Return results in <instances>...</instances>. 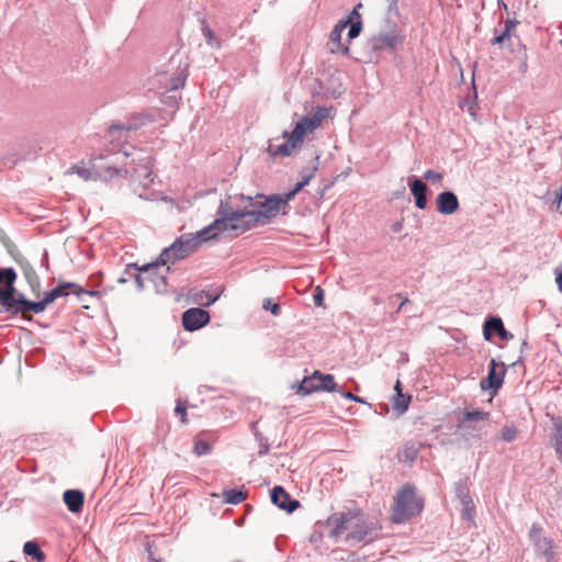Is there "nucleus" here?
<instances>
[{
  "label": "nucleus",
  "mask_w": 562,
  "mask_h": 562,
  "mask_svg": "<svg viewBox=\"0 0 562 562\" xmlns=\"http://www.w3.org/2000/svg\"><path fill=\"white\" fill-rule=\"evenodd\" d=\"M350 537L353 538V539H357V540H361L362 539L361 536H357L356 533L350 535Z\"/></svg>",
  "instance_id": "obj_46"
},
{
  "label": "nucleus",
  "mask_w": 562,
  "mask_h": 562,
  "mask_svg": "<svg viewBox=\"0 0 562 562\" xmlns=\"http://www.w3.org/2000/svg\"><path fill=\"white\" fill-rule=\"evenodd\" d=\"M554 273H555V281L559 285L560 291L562 292V267L555 268Z\"/></svg>",
  "instance_id": "obj_40"
},
{
  "label": "nucleus",
  "mask_w": 562,
  "mask_h": 562,
  "mask_svg": "<svg viewBox=\"0 0 562 562\" xmlns=\"http://www.w3.org/2000/svg\"><path fill=\"white\" fill-rule=\"evenodd\" d=\"M313 299H314V303H315L316 306H322L323 305L324 292H323V290L319 286L316 288L315 293L313 295Z\"/></svg>",
  "instance_id": "obj_38"
},
{
  "label": "nucleus",
  "mask_w": 562,
  "mask_h": 562,
  "mask_svg": "<svg viewBox=\"0 0 562 562\" xmlns=\"http://www.w3.org/2000/svg\"><path fill=\"white\" fill-rule=\"evenodd\" d=\"M151 561H153V562H160L159 560H156V559H154V558H151Z\"/></svg>",
  "instance_id": "obj_48"
},
{
  "label": "nucleus",
  "mask_w": 562,
  "mask_h": 562,
  "mask_svg": "<svg viewBox=\"0 0 562 562\" xmlns=\"http://www.w3.org/2000/svg\"><path fill=\"white\" fill-rule=\"evenodd\" d=\"M50 302L48 300V297L46 296V294L44 295V299L40 302H32V305H31V311L38 314V313H42L46 307L47 305H49Z\"/></svg>",
  "instance_id": "obj_34"
},
{
  "label": "nucleus",
  "mask_w": 562,
  "mask_h": 562,
  "mask_svg": "<svg viewBox=\"0 0 562 562\" xmlns=\"http://www.w3.org/2000/svg\"><path fill=\"white\" fill-rule=\"evenodd\" d=\"M210 322V315L202 308H190L182 314V325L187 330L193 331Z\"/></svg>",
  "instance_id": "obj_11"
},
{
  "label": "nucleus",
  "mask_w": 562,
  "mask_h": 562,
  "mask_svg": "<svg viewBox=\"0 0 562 562\" xmlns=\"http://www.w3.org/2000/svg\"><path fill=\"white\" fill-rule=\"evenodd\" d=\"M329 111L328 108L317 106L311 116L301 117L292 132H283V143L279 144V138L270 140L267 153L273 158L291 156L296 148L302 146L307 135L313 134L322 126L323 121L329 116Z\"/></svg>",
  "instance_id": "obj_1"
},
{
  "label": "nucleus",
  "mask_w": 562,
  "mask_h": 562,
  "mask_svg": "<svg viewBox=\"0 0 562 562\" xmlns=\"http://www.w3.org/2000/svg\"><path fill=\"white\" fill-rule=\"evenodd\" d=\"M99 158H100V159H105V158H108V155H103V154H101Z\"/></svg>",
  "instance_id": "obj_47"
},
{
  "label": "nucleus",
  "mask_w": 562,
  "mask_h": 562,
  "mask_svg": "<svg viewBox=\"0 0 562 562\" xmlns=\"http://www.w3.org/2000/svg\"><path fill=\"white\" fill-rule=\"evenodd\" d=\"M411 401V395L396 394L393 398V411L398 415L404 414L407 411Z\"/></svg>",
  "instance_id": "obj_24"
},
{
  "label": "nucleus",
  "mask_w": 562,
  "mask_h": 562,
  "mask_svg": "<svg viewBox=\"0 0 562 562\" xmlns=\"http://www.w3.org/2000/svg\"><path fill=\"white\" fill-rule=\"evenodd\" d=\"M424 178L431 182H440L443 179V175L429 169L424 172Z\"/></svg>",
  "instance_id": "obj_36"
},
{
  "label": "nucleus",
  "mask_w": 562,
  "mask_h": 562,
  "mask_svg": "<svg viewBox=\"0 0 562 562\" xmlns=\"http://www.w3.org/2000/svg\"><path fill=\"white\" fill-rule=\"evenodd\" d=\"M203 32L209 40L213 37V32L207 26L204 27Z\"/></svg>",
  "instance_id": "obj_43"
},
{
  "label": "nucleus",
  "mask_w": 562,
  "mask_h": 562,
  "mask_svg": "<svg viewBox=\"0 0 562 562\" xmlns=\"http://www.w3.org/2000/svg\"><path fill=\"white\" fill-rule=\"evenodd\" d=\"M493 333H496L502 339H509L513 337L503 325L501 318L492 317L487 319L484 324V337L485 339H491Z\"/></svg>",
  "instance_id": "obj_18"
},
{
  "label": "nucleus",
  "mask_w": 562,
  "mask_h": 562,
  "mask_svg": "<svg viewBox=\"0 0 562 562\" xmlns=\"http://www.w3.org/2000/svg\"><path fill=\"white\" fill-rule=\"evenodd\" d=\"M328 522L330 526H333V535L339 536L346 530L358 527L359 524L362 522V515L352 510L342 512L333 515Z\"/></svg>",
  "instance_id": "obj_8"
},
{
  "label": "nucleus",
  "mask_w": 562,
  "mask_h": 562,
  "mask_svg": "<svg viewBox=\"0 0 562 562\" xmlns=\"http://www.w3.org/2000/svg\"><path fill=\"white\" fill-rule=\"evenodd\" d=\"M211 434L200 431L193 439V452L198 457L209 454L212 450Z\"/></svg>",
  "instance_id": "obj_20"
},
{
  "label": "nucleus",
  "mask_w": 562,
  "mask_h": 562,
  "mask_svg": "<svg viewBox=\"0 0 562 562\" xmlns=\"http://www.w3.org/2000/svg\"><path fill=\"white\" fill-rule=\"evenodd\" d=\"M403 43V37L396 30L387 33H380L372 38V47L376 50L390 48L394 50L400 44Z\"/></svg>",
  "instance_id": "obj_14"
},
{
  "label": "nucleus",
  "mask_w": 562,
  "mask_h": 562,
  "mask_svg": "<svg viewBox=\"0 0 562 562\" xmlns=\"http://www.w3.org/2000/svg\"><path fill=\"white\" fill-rule=\"evenodd\" d=\"M349 25H350V27H349V32H348V37L350 40L356 38L361 32V29H362L361 22L360 21H358L356 23L350 22Z\"/></svg>",
  "instance_id": "obj_37"
},
{
  "label": "nucleus",
  "mask_w": 562,
  "mask_h": 562,
  "mask_svg": "<svg viewBox=\"0 0 562 562\" xmlns=\"http://www.w3.org/2000/svg\"><path fill=\"white\" fill-rule=\"evenodd\" d=\"M407 303H409L408 297H404V299L402 300V303L400 304V306H398V308H397V312H400V311L404 307V305H406Z\"/></svg>",
  "instance_id": "obj_44"
},
{
  "label": "nucleus",
  "mask_w": 562,
  "mask_h": 562,
  "mask_svg": "<svg viewBox=\"0 0 562 562\" xmlns=\"http://www.w3.org/2000/svg\"><path fill=\"white\" fill-rule=\"evenodd\" d=\"M290 200H288V193L283 195H273L267 198L266 201L261 204L262 210L255 211L256 215H258L259 224L267 223L270 218L274 217L281 206H285Z\"/></svg>",
  "instance_id": "obj_10"
},
{
  "label": "nucleus",
  "mask_w": 562,
  "mask_h": 562,
  "mask_svg": "<svg viewBox=\"0 0 562 562\" xmlns=\"http://www.w3.org/2000/svg\"><path fill=\"white\" fill-rule=\"evenodd\" d=\"M248 493L244 490H224L222 493L223 501L226 504H240L247 498Z\"/></svg>",
  "instance_id": "obj_23"
},
{
  "label": "nucleus",
  "mask_w": 562,
  "mask_h": 562,
  "mask_svg": "<svg viewBox=\"0 0 562 562\" xmlns=\"http://www.w3.org/2000/svg\"><path fill=\"white\" fill-rule=\"evenodd\" d=\"M216 299H217V296H214V295L210 294L209 292L201 291L196 295L195 301L201 305L209 306V305L213 304L216 301Z\"/></svg>",
  "instance_id": "obj_31"
},
{
  "label": "nucleus",
  "mask_w": 562,
  "mask_h": 562,
  "mask_svg": "<svg viewBox=\"0 0 562 562\" xmlns=\"http://www.w3.org/2000/svg\"><path fill=\"white\" fill-rule=\"evenodd\" d=\"M518 429L514 425L505 426L501 431V438L504 441L510 442L518 436Z\"/></svg>",
  "instance_id": "obj_29"
},
{
  "label": "nucleus",
  "mask_w": 562,
  "mask_h": 562,
  "mask_svg": "<svg viewBox=\"0 0 562 562\" xmlns=\"http://www.w3.org/2000/svg\"><path fill=\"white\" fill-rule=\"evenodd\" d=\"M316 170L317 167L314 165L301 172V180L296 183L293 190L288 192V200H292L300 190H302L306 184H308L311 179L314 177Z\"/></svg>",
  "instance_id": "obj_22"
},
{
  "label": "nucleus",
  "mask_w": 562,
  "mask_h": 562,
  "mask_svg": "<svg viewBox=\"0 0 562 562\" xmlns=\"http://www.w3.org/2000/svg\"><path fill=\"white\" fill-rule=\"evenodd\" d=\"M398 454H400L401 460L413 461L417 456V449H415L413 446L412 447L406 446L400 451Z\"/></svg>",
  "instance_id": "obj_32"
},
{
  "label": "nucleus",
  "mask_w": 562,
  "mask_h": 562,
  "mask_svg": "<svg viewBox=\"0 0 562 562\" xmlns=\"http://www.w3.org/2000/svg\"><path fill=\"white\" fill-rule=\"evenodd\" d=\"M350 24V19L339 21L329 35V52L349 54V46L341 44L342 32Z\"/></svg>",
  "instance_id": "obj_13"
},
{
  "label": "nucleus",
  "mask_w": 562,
  "mask_h": 562,
  "mask_svg": "<svg viewBox=\"0 0 562 562\" xmlns=\"http://www.w3.org/2000/svg\"><path fill=\"white\" fill-rule=\"evenodd\" d=\"M262 307L266 311H270L274 316H278L281 312L279 304L272 303L270 299L263 301Z\"/></svg>",
  "instance_id": "obj_35"
},
{
  "label": "nucleus",
  "mask_w": 562,
  "mask_h": 562,
  "mask_svg": "<svg viewBox=\"0 0 562 562\" xmlns=\"http://www.w3.org/2000/svg\"><path fill=\"white\" fill-rule=\"evenodd\" d=\"M136 282L138 283L139 286H143V279L140 276L136 277Z\"/></svg>",
  "instance_id": "obj_45"
},
{
  "label": "nucleus",
  "mask_w": 562,
  "mask_h": 562,
  "mask_svg": "<svg viewBox=\"0 0 562 562\" xmlns=\"http://www.w3.org/2000/svg\"><path fill=\"white\" fill-rule=\"evenodd\" d=\"M97 160L98 157H91L89 160L90 167L85 166L83 162L75 165L69 169V173H77L85 181H89L100 178H112L120 176L122 172H128V155L126 153L115 154L114 159L105 166H98Z\"/></svg>",
  "instance_id": "obj_4"
},
{
  "label": "nucleus",
  "mask_w": 562,
  "mask_h": 562,
  "mask_svg": "<svg viewBox=\"0 0 562 562\" xmlns=\"http://www.w3.org/2000/svg\"><path fill=\"white\" fill-rule=\"evenodd\" d=\"M437 210L443 215H450L458 211L459 200L453 192H441L437 196Z\"/></svg>",
  "instance_id": "obj_17"
},
{
  "label": "nucleus",
  "mask_w": 562,
  "mask_h": 562,
  "mask_svg": "<svg viewBox=\"0 0 562 562\" xmlns=\"http://www.w3.org/2000/svg\"><path fill=\"white\" fill-rule=\"evenodd\" d=\"M394 390H395L396 394H403L402 393V384H401L400 380L396 381Z\"/></svg>",
  "instance_id": "obj_42"
},
{
  "label": "nucleus",
  "mask_w": 562,
  "mask_h": 562,
  "mask_svg": "<svg viewBox=\"0 0 562 562\" xmlns=\"http://www.w3.org/2000/svg\"><path fill=\"white\" fill-rule=\"evenodd\" d=\"M83 293L89 292L83 290L79 284L75 282H61L55 289H53L49 292H46L45 294L48 297L49 302L53 303L55 300L61 296H67L69 294H76L79 296Z\"/></svg>",
  "instance_id": "obj_15"
},
{
  "label": "nucleus",
  "mask_w": 562,
  "mask_h": 562,
  "mask_svg": "<svg viewBox=\"0 0 562 562\" xmlns=\"http://www.w3.org/2000/svg\"><path fill=\"white\" fill-rule=\"evenodd\" d=\"M505 375V366L497 363L495 359L490 362V370L486 379L481 381L483 390L494 389L497 390L502 386Z\"/></svg>",
  "instance_id": "obj_12"
},
{
  "label": "nucleus",
  "mask_w": 562,
  "mask_h": 562,
  "mask_svg": "<svg viewBox=\"0 0 562 562\" xmlns=\"http://www.w3.org/2000/svg\"><path fill=\"white\" fill-rule=\"evenodd\" d=\"M411 192L415 198L416 206L424 210L427 205V186L420 179H415L411 183Z\"/></svg>",
  "instance_id": "obj_21"
},
{
  "label": "nucleus",
  "mask_w": 562,
  "mask_h": 562,
  "mask_svg": "<svg viewBox=\"0 0 562 562\" xmlns=\"http://www.w3.org/2000/svg\"><path fill=\"white\" fill-rule=\"evenodd\" d=\"M528 539L537 558H542L546 562H555L554 541L546 535L541 525L537 522L531 525Z\"/></svg>",
  "instance_id": "obj_6"
},
{
  "label": "nucleus",
  "mask_w": 562,
  "mask_h": 562,
  "mask_svg": "<svg viewBox=\"0 0 562 562\" xmlns=\"http://www.w3.org/2000/svg\"><path fill=\"white\" fill-rule=\"evenodd\" d=\"M13 269H4L0 271V303L8 311L12 310L15 289L13 286L15 280Z\"/></svg>",
  "instance_id": "obj_9"
},
{
  "label": "nucleus",
  "mask_w": 562,
  "mask_h": 562,
  "mask_svg": "<svg viewBox=\"0 0 562 562\" xmlns=\"http://www.w3.org/2000/svg\"><path fill=\"white\" fill-rule=\"evenodd\" d=\"M120 130H122V127H121V126L112 125V126L110 127V130H109V133H108L109 137H110V138H114V137H115V134H116Z\"/></svg>",
  "instance_id": "obj_41"
},
{
  "label": "nucleus",
  "mask_w": 562,
  "mask_h": 562,
  "mask_svg": "<svg viewBox=\"0 0 562 562\" xmlns=\"http://www.w3.org/2000/svg\"><path fill=\"white\" fill-rule=\"evenodd\" d=\"M515 25L516 24L513 21H506L504 31L499 35L495 36L493 38L492 43L494 45L503 44L506 40H508L510 37V32L513 31Z\"/></svg>",
  "instance_id": "obj_28"
},
{
  "label": "nucleus",
  "mask_w": 562,
  "mask_h": 562,
  "mask_svg": "<svg viewBox=\"0 0 562 562\" xmlns=\"http://www.w3.org/2000/svg\"><path fill=\"white\" fill-rule=\"evenodd\" d=\"M488 414L483 411H473L467 412L464 414V420L474 422V420H485L487 419Z\"/></svg>",
  "instance_id": "obj_33"
},
{
  "label": "nucleus",
  "mask_w": 562,
  "mask_h": 562,
  "mask_svg": "<svg viewBox=\"0 0 562 562\" xmlns=\"http://www.w3.org/2000/svg\"><path fill=\"white\" fill-rule=\"evenodd\" d=\"M23 552L38 562H43L45 560V554L41 550L40 546L34 541L25 542L23 546Z\"/></svg>",
  "instance_id": "obj_25"
},
{
  "label": "nucleus",
  "mask_w": 562,
  "mask_h": 562,
  "mask_svg": "<svg viewBox=\"0 0 562 562\" xmlns=\"http://www.w3.org/2000/svg\"><path fill=\"white\" fill-rule=\"evenodd\" d=\"M31 305L32 302L26 301L22 297L16 299L14 297L12 302V310H8L9 312H12L13 314L21 313L24 317H26V313L31 312Z\"/></svg>",
  "instance_id": "obj_26"
},
{
  "label": "nucleus",
  "mask_w": 562,
  "mask_h": 562,
  "mask_svg": "<svg viewBox=\"0 0 562 562\" xmlns=\"http://www.w3.org/2000/svg\"><path fill=\"white\" fill-rule=\"evenodd\" d=\"M175 414L180 417L182 424H188L187 418V401L178 400L175 408Z\"/></svg>",
  "instance_id": "obj_30"
},
{
  "label": "nucleus",
  "mask_w": 562,
  "mask_h": 562,
  "mask_svg": "<svg viewBox=\"0 0 562 562\" xmlns=\"http://www.w3.org/2000/svg\"><path fill=\"white\" fill-rule=\"evenodd\" d=\"M207 240L209 239L202 238L200 236V232H198L194 236L182 235L170 247L166 248L160 254L156 262L144 265L142 267L135 263L133 267L144 273L150 272V276H153L154 271L159 266L173 263L177 260L188 257L190 254L194 252L202 243Z\"/></svg>",
  "instance_id": "obj_3"
},
{
  "label": "nucleus",
  "mask_w": 562,
  "mask_h": 562,
  "mask_svg": "<svg viewBox=\"0 0 562 562\" xmlns=\"http://www.w3.org/2000/svg\"><path fill=\"white\" fill-rule=\"evenodd\" d=\"M342 397L347 398V400H350V401H353V402H357V403H364V400L352 394L351 392H347V391H340L338 392Z\"/></svg>",
  "instance_id": "obj_39"
},
{
  "label": "nucleus",
  "mask_w": 562,
  "mask_h": 562,
  "mask_svg": "<svg viewBox=\"0 0 562 562\" xmlns=\"http://www.w3.org/2000/svg\"><path fill=\"white\" fill-rule=\"evenodd\" d=\"M318 391L339 392L334 375L315 370L311 375L305 376L297 387V393L302 395H310Z\"/></svg>",
  "instance_id": "obj_7"
},
{
  "label": "nucleus",
  "mask_w": 562,
  "mask_h": 562,
  "mask_svg": "<svg viewBox=\"0 0 562 562\" xmlns=\"http://www.w3.org/2000/svg\"><path fill=\"white\" fill-rule=\"evenodd\" d=\"M271 501L279 508L284 509L288 513H292L300 506L299 501L291 499L290 495L281 486L273 487L271 492Z\"/></svg>",
  "instance_id": "obj_16"
},
{
  "label": "nucleus",
  "mask_w": 562,
  "mask_h": 562,
  "mask_svg": "<svg viewBox=\"0 0 562 562\" xmlns=\"http://www.w3.org/2000/svg\"><path fill=\"white\" fill-rule=\"evenodd\" d=\"M218 213L220 218L200 231L202 238H216L221 233L229 231L244 233L259 225L255 211H234L228 202H221Z\"/></svg>",
  "instance_id": "obj_2"
},
{
  "label": "nucleus",
  "mask_w": 562,
  "mask_h": 562,
  "mask_svg": "<svg viewBox=\"0 0 562 562\" xmlns=\"http://www.w3.org/2000/svg\"><path fill=\"white\" fill-rule=\"evenodd\" d=\"M23 273L33 290L40 289V278L31 265L23 266Z\"/></svg>",
  "instance_id": "obj_27"
},
{
  "label": "nucleus",
  "mask_w": 562,
  "mask_h": 562,
  "mask_svg": "<svg viewBox=\"0 0 562 562\" xmlns=\"http://www.w3.org/2000/svg\"><path fill=\"white\" fill-rule=\"evenodd\" d=\"M64 502L71 513H79L83 507L85 495L79 490H67L64 492Z\"/></svg>",
  "instance_id": "obj_19"
},
{
  "label": "nucleus",
  "mask_w": 562,
  "mask_h": 562,
  "mask_svg": "<svg viewBox=\"0 0 562 562\" xmlns=\"http://www.w3.org/2000/svg\"><path fill=\"white\" fill-rule=\"evenodd\" d=\"M424 507L423 499L419 498L415 488L411 485H404L394 499L391 520L395 524L404 522L422 513Z\"/></svg>",
  "instance_id": "obj_5"
}]
</instances>
